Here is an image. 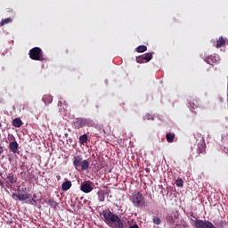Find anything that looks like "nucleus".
Listing matches in <instances>:
<instances>
[{
  "label": "nucleus",
  "instance_id": "f257e3e1",
  "mask_svg": "<svg viewBox=\"0 0 228 228\" xmlns=\"http://www.w3.org/2000/svg\"><path fill=\"white\" fill-rule=\"evenodd\" d=\"M102 216L104 217L105 224L108 225L114 228H127V225L124 224V222H122V219H120L117 214H114L110 210H105L102 212Z\"/></svg>",
  "mask_w": 228,
  "mask_h": 228
},
{
  "label": "nucleus",
  "instance_id": "f03ea898",
  "mask_svg": "<svg viewBox=\"0 0 228 228\" xmlns=\"http://www.w3.org/2000/svg\"><path fill=\"white\" fill-rule=\"evenodd\" d=\"M73 166L77 172H85L90 168V162H88L86 159L83 160V157L78 155L73 158Z\"/></svg>",
  "mask_w": 228,
  "mask_h": 228
},
{
  "label": "nucleus",
  "instance_id": "7ed1b4c3",
  "mask_svg": "<svg viewBox=\"0 0 228 228\" xmlns=\"http://www.w3.org/2000/svg\"><path fill=\"white\" fill-rule=\"evenodd\" d=\"M28 56L30 60H34L36 61H43L44 60V52L40 47H34L29 50Z\"/></svg>",
  "mask_w": 228,
  "mask_h": 228
},
{
  "label": "nucleus",
  "instance_id": "20e7f679",
  "mask_svg": "<svg viewBox=\"0 0 228 228\" xmlns=\"http://www.w3.org/2000/svg\"><path fill=\"white\" fill-rule=\"evenodd\" d=\"M131 202L134 204L135 208H141L142 206H145V197L142 192H136L130 197Z\"/></svg>",
  "mask_w": 228,
  "mask_h": 228
},
{
  "label": "nucleus",
  "instance_id": "39448f33",
  "mask_svg": "<svg viewBox=\"0 0 228 228\" xmlns=\"http://www.w3.org/2000/svg\"><path fill=\"white\" fill-rule=\"evenodd\" d=\"M76 129H81V127H85V126H87L88 127L94 126V122L91 119L86 118H77L73 122Z\"/></svg>",
  "mask_w": 228,
  "mask_h": 228
},
{
  "label": "nucleus",
  "instance_id": "423d86ee",
  "mask_svg": "<svg viewBox=\"0 0 228 228\" xmlns=\"http://www.w3.org/2000/svg\"><path fill=\"white\" fill-rule=\"evenodd\" d=\"M194 225L195 228H216L211 222L200 219L196 220Z\"/></svg>",
  "mask_w": 228,
  "mask_h": 228
},
{
  "label": "nucleus",
  "instance_id": "0eeeda50",
  "mask_svg": "<svg viewBox=\"0 0 228 228\" xmlns=\"http://www.w3.org/2000/svg\"><path fill=\"white\" fill-rule=\"evenodd\" d=\"M92 184L94 183L90 181L82 183L80 186L81 191H83L84 193H90V191L94 190V187L92 186Z\"/></svg>",
  "mask_w": 228,
  "mask_h": 228
},
{
  "label": "nucleus",
  "instance_id": "6e6552de",
  "mask_svg": "<svg viewBox=\"0 0 228 228\" xmlns=\"http://www.w3.org/2000/svg\"><path fill=\"white\" fill-rule=\"evenodd\" d=\"M30 194L28 193H13V198L18 200H28V199H29Z\"/></svg>",
  "mask_w": 228,
  "mask_h": 228
},
{
  "label": "nucleus",
  "instance_id": "1a4fd4ad",
  "mask_svg": "<svg viewBox=\"0 0 228 228\" xmlns=\"http://www.w3.org/2000/svg\"><path fill=\"white\" fill-rule=\"evenodd\" d=\"M9 149L13 152V154L19 153V142L17 141L11 142L9 144Z\"/></svg>",
  "mask_w": 228,
  "mask_h": 228
},
{
  "label": "nucleus",
  "instance_id": "9d476101",
  "mask_svg": "<svg viewBox=\"0 0 228 228\" xmlns=\"http://www.w3.org/2000/svg\"><path fill=\"white\" fill-rule=\"evenodd\" d=\"M61 188L63 191H69V188H72V182L67 180L61 184Z\"/></svg>",
  "mask_w": 228,
  "mask_h": 228
},
{
  "label": "nucleus",
  "instance_id": "9b49d317",
  "mask_svg": "<svg viewBox=\"0 0 228 228\" xmlns=\"http://www.w3.org/2000/svg\"><path fill=\"white\" fill-rule=\"evenodd\" d=\"M206 152V143L204 142L198 143V154H204Z\"/></svg>",
  "mask_w": 228,
  "mask_h": 228
},
{
  "label": "nucleus",
  "instance_id": "f8f14e48",
  "mask_svg": "<svg viewBox=\"0 0 228 228\" xmlns=\"http://www.w3.org/2000/svg\"><path fill=\"white\" fill-rule=\"evenodd\" d=\"M189 104H190V107L192 109V110H197V108H199V101L193 99V98H191L189 100Z\"/></svg>",
  "mask_w": 228,
  "mask_h": 228
},
{
  "label": "nucleus",
  "instance_id": "ddd939ff",
  "mask_svg": "<svg viewBox=\"0 0 228 228\" xmlns=\"http://www.w3.org/2000/svg\"><path fill=\"white\" fill-rule=\"evenodd\" d=\"M166 140L168 143H174V140H175V134L174 133H167L166 134Z\"/></svg>",
  "mask_w": 228,
  "mask_h": 228
},
{
  "label": "nucleus",
  "instance_id": "4468645a",
  "mask_svg": "<svg viewBox=\"0 0 228 228\" xmlns=\"http://www.w3.org/2000/svg\"><path fill=\"white\" fill-rule=\"evenodd\" d=\"M165 220H166L167 224H168V225H174V224H175V220L174 219L173 215L166 216Z\"/></svg>",
  "mask_w": 228,
  "mask_h": 228
},
{
  "label": "nucleus",
  "instance_id": "2eb2a0df",
  "mask_svg": "<svg viewBox=\"0 0 228 228\" xmlns=\"http://www.w3.org/2000/svg\"><path fill=\"white\" fill-rule=\"evenodd\" d=\"M42 101L45 104H51V102H53V96L51 94H45Z\"/></svg>",
  "mask_w": 228,
  "mask_h": 228
},
{
  "label": "nucleus",
  "instance_id": "dca6fc26",
  "mask_svg": "<svg viewBox=\"0 0 228 228\" xmlns=\"http://www.w3.org/2000/svg\"><path fill=\"white\" fill-rule=\"evenodd\" d=\"M6 183L7 184H14V183H17V179L13 177V175L9 174L6 177Z\"/></svg>",
  "mask_w": 228,
  "mask_h": 228
},
{
  "label": "nucleus",
  "instance_id": "f3484780",
  "mask_svg": "<svg viewBox=\"0 0 228 228\" xmlns=\"http://www.w3.org/2000/svg\"><path fill=\"white\" fill-rule=\"evenodd\" d=\"M87 142H88V135L86 134H84L79 137L80 145H85V143H87Z\"/></svg>",
  "mask_w": 228,
  "mask_h": 228
},
{
  "label": "nucleus",
  "instance_id": "a211bd4d",
  "mask_svg": "<svg viewBox=\"0 0 228 228\" xmlns=\"http://www.w3.org/2000/svg\"><path fill=\"white\" fill-rule=\"evenodd\" d=\"M223 45H225V39H224V37H220L219 39L216 41V47L217 49H220Z\"/></svg>",
  "mask_w": 228,
  "mask_h": 228
},
{
  "label": "nucleus",
  "instance_id": "6ab92c4d",
  "mask_svg": "<svg viewBox=\"0 0 228 228\" xmlns=\"http://www.w3.org/2000/svg\"><path fill=\"white\" fill-rule=\"evenodd\" d=\"M142 58L144 59L145 63H149L152 60V53H147L142 54Z\"/></svg>",
  "mask_w": 228,
  "mask_h": 228
},
{
  "label": "nucleus",
  "instance_id": "aec40b11",
  "mask_svg": "<svg viewBox=\"0 0 228 228\" xmlns=\"http://www.w3.org/2000/svg\"><path fill=\"white\" fill-rule=\"evenodd\" d=\"M12 126L13 127H21L22 126V120L20 118H16L12 120Z\"/></svg>",
  "mask_w": 228,
  "mask_h": 228
},
{
  "label": "nucleus",
  "instance_id": "412c9836",
  "mask_svg": "<svg viewBox=\"0 0 228 228\" xmlns=\"http://www.w3.org/2000/svg\"><path fill=\"white\" fill-rule=\"evenodd\" d=\"M175 185H176L178 188H183V186H184V181H183V178H178V179L175 181Z\"/></svg>",
  "mask_w": 228,
  "mask_h": 228
},
{
  "label": "nucleus",
  "instance_id": "4be33fe9",
  "mask_svg": "<svg viewBox=\"0 0 228 228\" xmlns=\"http://www.w3.org/2000/svg\"><path fill=\"white\" fill-rule=\"evenodd\" d=\"M47 204L51 206V208H58V202L54 200H48Z\"/></svg>",
  "mask_w": 228,
  "mask_h": 228
},
{
  "label": "nucleus",
  "instance_id": "5701e85b",
  "mask_svg": "<svg viewBox=\"0 0 228 228\" xmlns=\"http://www.w3.org/2000/svg\"><path fill=\"white\" fill-rule=\"evenodd\" d=\"M147 51V46L140 45L136 48V53H145Z\"/></svg>",
  "mask_w": 228,
  "mask_h": 228
},
{
  "label": "nucleus",
  "instance_id": "b1692460",
  "mask_svg": "<svg viewBox=\"0 0 228 228\" xmlns=\"http://www.w3.org/2000/svg\"><path fill=\"white\" fill-rule=\"evenodd\" d=\"M12 22V18H7L4 20H2L0 22V26H4L5 24H10Z\"/></svg>",
  "mask_w": 228,
  "mask_h": 228
},
{
  "label": "nucleus",
  "instance_id": "393cba45",
  "mask_svg": "<svg viewBox=\"0 0 228 228\" xmlns=\"http://www.w3.org/2000/svg\"><path fill=\"white\" fill-rule=\"evenodd\" d=\"M153 224H155V225H160L161 224V219L158 216H153Z\"/></svg>",
  "mask_w": 228,
  "mask_h": 228
},
{
  "label": "nucleus",
  "instance_id": "a878e982",
  "mask_svg": "<svg viewBox=\"0 0 228 228\" xmlns=\"http://www.w3.org/2000/svg\"><path fill=\"white\" fill-rule=\"evenodd\" d=\"M124 225H127V228H140V226H138V224H134L133 225H131V223L129 221H127L126 223H123Z\"/></svg>",
  "mask_w": 228,
  "mask_h": 228
},
{
  "label": "nucleus",
  "instance_id": "bb28decb",
  "mask_svg": "<svg viewBox=\"0 0 228 228\" xmlns=\"http://www.w3.org/2000/svg\"><path fill=\"white\" fill-rule=\"evenodd\" d=\"M137 63H145V60L143 59V55L137 56L135 58Z\"/></svg>",
  "mask_w": 228,
  "mask_h": 228
},
{
  "label": "nucleus",
  "instance_id": "cd10ccee",
  "mask_svg": "<svg viewBox=\"0 0 228 228\" xmlns=\"http://www.w3.org/2000/svg\"><path fill=\"white\" fill-rule=\"evenodd\" d=\"M7 140L9 141V142H15V136H13V134H8V137H7Z\"/></svg>",
  "mask_w": 228,
  "mask_h": 228
},
{
  "label": "nucleus",
  "instance_id": "c85d7f7f",
  "mask_svg": "<svg viewBox=\"0 0 228 228\" xmlns=\"http://www.w3.org/2000/svg\"><path fill=\"white\" fill-rule=\"evenodd\" d=\"M143 120H154V117H151L150 114H147L143 117Z\"/></svg>",
  "mask_w": 228,
  "mask_h": 228
},
{
  "label": "nucleus",
  "instance_id": "c756f323",
  "mask_svg": "<svg viewBox=\"0 0 228 228\" xmlns=\"http://www.w3.org/2000/svg\"><path fill=\"white\" fill-rule=\"evenodd\" d=\"M81 102H82V104H88V98L84 97V98L81 100Z\"/></svg>",
  "mask_w": 228,
  "mask_h": 228
},
{
  "label": "nucleus",
  "instance_id": "7c9ffc66",
  "mask_svg": "<svg viewBox=\"0 0 228 228\" xmlns=\"http://www.w3.org/2000/svg\"><path fill=\"white\" fill-rule=\"evenodd\" d=\"M4 152V148L3 146H0V154H3Z\"/></svg>",
  "mask_w": 228,
  "mask_h": 228
},
{
  "label": "nucleus",
  "instance_id": "2f4dec72",
  "mask_svg": "<svg viewBox=\"0 0 228 228\" xmlns=\"http://www.w3.org/2000/svg\"><path fill=\"white\" fill-rule=\"evenodd\" d=\"M56 179H57V181H61V176L60 175H56Z\"/></svg>",
  "mask_w": 228,
  "mask_h": 228
},
{
  "label": "nucleus",
  "instance_id": "473e14b6",
  "mask_svg": "<svg viewBox=\"0 0 228 228\" xmlns=\"http://www.w3.org/2000/svg\"><path fill=\"white\" fill-rule=\"evenodd\" d=\"M174 216L175 219L179 218V215H175Z\"/></svg>",
  "mask_w": 228,
  "mask_h": 228
},
{
  "label": "nucleus",
  "instance_id": "72a5a7b5",
  "mask_svg": "<svg viewBox=\"0 0 228 228\" xmlns=\"http://www.w3.org/2000/svg\"><path fill=\"white\" fill-rule=\"evenodd\" d=\"M34 199H37V195L36 194H34Z\"/></svg>",
  "mask_w": 228,
  "mask_h": 228
},
{
  "label": "nucleus",
  "instance_id": "f704fd0d",
  "mask_svg": "<svg viewBox=\"0 0 228 228\" xmlns=\"http://www.w3.org/2000/svg\"><path fill=\"white\" fill-rule=\"evenodd\" d=\"M176 227H179V224H175Z\"/></svg>",
  "mask_w": 228,
  "mask_h": 228
},
{
  "label": "nucleus",
  "instance_id": "c9c22d12",
  "mask_svg": "<svg viewBox=\"0 0 228 228\" xmlns=\"http://www.w3.org/2000/svg\"><path fill=\"white\" fill-rule=\"evenodd\" d=\"M102 200H102H104V199H102V200Z\"/></svg>",
  "mask_w": 228,
  "mask_h": 228
},
{
  "label": "nucleus",
  "instance_id": "e433bc0d",
  "mask_svg": "<svg viewBox=\"0 0 228 228\" xmlns=\"http://www.w3.org/2000/svg\"><path fill=\"white\" fill-rule=\"evenodd\" d=\"M183 227H186V225H185V224H183Z\"/></svg>",
  "mask_w": 228,
  "mask_h": 228
}]
</instances>
